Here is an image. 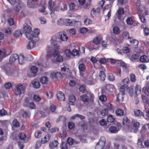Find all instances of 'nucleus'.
<instances>
[{
    "label": "nucleus",
    "mask_w": 149,
    "mask_h": 149,
    "mask_svg": "<svg viewBox=\"0 0 149 149\" xmlns=\"http://www.w3.org/2000/svg\"><path fill=\"white\" fill-rule=\"evenodd\" d=\"M117 13L118 15V18L119 19H120V17L119 16L122 15H123L124 13V11L123 8H120L117 10Z\"/></svg>",
    "instance_id": "a878e982"
},
{
    "label": "nucleus",
    "mask_w": 149,
    "mask_h": 149,
    "mask_svg": "<svg viewBox=\"0 0 149 149\" xmlns=\"http://www.w3.org/2000/svg\"><path fill=\"white\" fill-rule=\"evenodd\" d=\"M137 145L140 148H143L144 147L143 146L142 144V140L140 139L138 140Z\"/></svg>",
    "instance_id": "052dcab7"
},
{
    "label": "nucleus",
    "mask_w": 149,
    "mask_h": 149,
    "mask_svg": "<svg viewBox=\"0 0 149 149\" xmlns=\"http://www.w3.org/2000/svg\"><path fill=\"white\" fill-rule=\"evenodd\" d=\"M18 55L16 54H13L11 55L9 58V62L12 63L14 62L15 61L18 59Z\"/></svg>",
    "instance_id": "f8f14e48"
},
{
    "label": "nucleus",
    "mask_w": 149,
    "mask_h": 149,
    "mask_svg": "<svg viewBox=\"0 0 149 149\" xmlns=\"http://www.w3.org/2000/svg\"><path fill=\"white\" fill-rule=\"evenodd\" d=\"M27 6L29 8H33L35 7V4L31 0H28L27 3Z\"/></svg>",
    "instance_id": "7c9ffc66"
},
{
    "label": "nucleus",
    "mask_w": 149,
    "mask_h": 149,
    "mask_svg": "<svg viewBox=\"0 0 149 149\" xmlns=\"http://www.w3.org/2000/svg\"><path fill=\"white\" fill-rule=\"evenodd\" d=\"M130 79L132 82H134L136 81V78L135 75L132 74H130Z\"/></svg>",
    "instance_id": "3c124183"
},
{
    "label": "nucleus",
    "mask_w": 149,
    "mask_h": 149,
    "mask_svg": "<svg viewBox=\"0 0 149 149\" xmlns=\"http://www.w3.org/2000/svg\"><path fill=\"white\" fill-rule=\"evenodd\" d=\"M40 30L38 29H35L33 32L30 33V38H28V39L33 40L37 41L38 40V36L40 33Z\"/></svg>",
    "instance_id": "20e7f679"
},
{
    "label": "nucleus",
    "mask_w": 149,
    "mask_h": 149,
    "mask_svg": "<svg viewBox=\"0 0 149 149\" xmlns=\"http://www.w3.org/2000/svg\"><path fill=\"white\" fill-rule=\"evenodd\" d=\"M18 136L19 139L24 140L25 142H26L29 139V137H26V135L23 132L19 133Z\"/></svg>",
    "instance_id": "1a4fd4ad"
},
{
    "label": "nucleus",
    "mask_w": 149,
    "mask_h": 149,
    "mask_svg": "<svg viewBox=\"0 0 149 149\" xmlns=\"http://www.w3.org/2000/svg\"><path fill=\"white\" fill-rule=\"evenodd\" d=\"M13 125L16 127H18L19 126V123L16 119L14 120L13 122Z\"/></svg>",
    "instance_id": "69168bd1"
},
{
    "label": "nucleus",
    "mask_w": 149,
    "mask_h": 149,
    "mask_svg": "<svg viewBox=\"0 0 149 149\" xmlns=\"http://www.w3.org/2000/svg\"><path fill=\"white\" fill-rule=\"evenodd\" d=\"M101 40V38L100 37H96L94 38L93 42L95 44L98 45L100 42Z\"/></svg>",
    "instance_id": "79ce46f5"
},
{
    "label": "nucleus",
    "mask_w": 149,
    "mask_h": 149,
    "mask_svg": "<svg viewBox=\"0 0 149 149\" xmlns=\"http://www.w3.org/2000/svg\"><path fill=\"white\" fill-rule=\"evenodd\" d=\"M22 115L23 117L25 118H29L31 116V113L29 111H24Z\"/></svg>",
    "instance_id": "72a5a7b5"
},
{
    "label": "nucleus",
    "mask_w": 149,
    "mask_h": 149,
    "mask_svg": "<svg viewBox=\"0 0 149 149\" xmlns=\"http://www.w3.org/2000/svg\"><path fill=\"white\" fill-rule=\"evenodd\" d=\"M123 36L124 38L128 39L129 38V33L127 32H124L123 33Z\"/></svg>",
    "instance_id": "4d7b16f0"
},
{
    "label": "nucleus",
    "mask_w": 149,
    "mask_h": 149,
    "mask_svg": "<svg viewBox=\"0 0 149 149\" xmlns=\"http://www.w3.org/2000/svg\"><path fill=\"white\" fill-rule=\"evenodd\" d=\"M126 22L128 24L130 25H132L133 23L132 19L131 17L128 18L126 20Z\"/></svg>",
    "instance_id": "6e6d98bb"
},
{
    "label": "nucleus",
    "mask_w": 149,
    "mask_h": 149,
    "mask_svg": "<svg viewBox=\"0 0 149 149\" xmlns=\"http://www.w3.org/2000/svg\"><path fill=\"white\" fill-rule=\"evenodd\" d=\"M28 107H29L31 109H36V106L33 102H31L29 104Z\"/></svg>",
    "instance_id": "603ef678"
},
{
    "label": "nucleus",
    "mask_w": 149,
    "mask_h": 149,
    "mask_svg": "<svg viewBox=\"0 0 149 149\" xmlns=\"http://www.w3.org/2000/svg\"><path fill=\"white\" fill-rule=\"evenodd\" d=\"M16 89L15 90L16 95H19L22 93H24L25 89V86L21 84H17L16 86Z\"/></svg>",
    "instance_id": "7ed1b4c3"
},
{
    "label": "nucleus",
    "mask_w": 149,
    "mask_h": 149,
    "mask_svg": "<svg viewBox=\"0 0 149 149\" xmlns=\"http://www.w3.org/2000/svg\"><path fill=\"white\" fill-rule=\"evenodd\" d=\"M123 52L124 53H128L129 52L130 50L127 47H124L122 49Z\"/></svg>",
    "instance_id": "bf43d9fd"
},
{
    "label": "nucleus",
    "mask_w": 149,
    "mask_h": 149,
    "mask_svg": "<svg viewBox=\"0 0 149 149\" xmlns=\"http://www.w3.org/2000/svg\"><path fill=\"white\" fill-rule=\"evenodd\" d=\"M99 77L101 81H104L106 77V75L104 71H101L99 74Z\"/></svg>",
    "instance_id": "c85d7f7f"
},
{
    "label": "nucleus",
    "mask_w": 149,
    "mask_h": 149,
    "mask_svg": "<svg viewBox=\"0 0 149 149\" xmlns=\"http://www.w3.org/2000/svg\"><path fill=\"white\" fill-rule=\"evenodd\" d=\"M31 40L28 42L26 45V48L28 49H31L33 48L36 44L37 41L34 40L33 39Z\"/></svg>",
    "instance_id": "9d476101"
},
{
    "label": "nucleus",
    "mask_w": 149,
    "mask_h": 149,
    "mask_svg": "<svg viewBox=\"0 0 149 149\" xmlns=\"http://www.w3.org/2000/svg\"><path fill=\"white\" fill-rule=\"evenodd\" d=\"M7 55H6V51L5 50L2 51L0 50V61H1L3 58Z\"/></svg>",
    "instance_id": "cd10ccee"
},
{
    "label": "nucleus",
    "mask_w": 149,
    "mask_h": 149,
    "mask_svg": "<svg viewBox=\"0 0 149 149\" xmlns=\"http://www.w3.org/2000/svg\"><path fill=\"white\" fill-rule=\"evenodd\" d=\"M141 87L137 85L135 88V93H136V95L139 94L141 92Z\"/></svg>",
    "instance_id": "e433bc0d"
},
{
    "label": "nucleus",
    "mask_w": 149,
    "mask_h": 149,
    "mask_svg": "<svg viewBox=\"0 0 149 149\" xmlns=\"http://www.w3.org/2000/svg\"><path fill=\"white\" fill-rule=\"evenodd\" d=\"M79 89L80 91L82 93H84L86 90V86L85 85H82L80 86Z\"/></svg>",
    "instance_id": "0e129e2a"
},
{
    "label": "nucleus",
    "mask_w": 149,
    "mask_h": 149,
    "mask_svg": "<svg viewBox=\"0 0 149 149\" xmlns=\"http://www.w3.org/2000/svg\"><path fill=\"white\" fill-rule=\"evenodd\" d=\"M147 57L145 55L141 56L140 57V61L142 62H146Z\"/></svg>",
    "instance_id": "8fccbe9b"
},
{
    "label": "nucleus",
    "mask_w": 149,
    "mask_h": 149,
    "mask_svg": "<svg viewBox=\"0 0 149 149\" xmlns=\"http://www.w3.org/2000/svg\"><path fill=\"white\" fill-rule=\"evenodd\" d=\"M69 104L72 105H74V102L75 101L76 99L75 97L73 95H71L69 97Z\"/></svg>",
    "instance_id": "5701e85b"
},
{
    "label": "nucleus",
    "mask_w": 149,
    "mask_h": 149,
    "mask_svg": "<svg viewBox=\"0 0 149 149\" xmlns=\"http://www.w3.org/2000/svg\"><path fill=\"white\" fill-rule=\"evenodd\" d=\"M134 115L136 116H140L143 115V117H145L142 112L140 110H134Z\"/></svg>",
    "instance_id": "b1692460"
},
{
    "label": "nucleus",
    "mask_w": 149,
    "mask_h": 149,
    "mask_svg": "<svg viewBox=\"0 0 149 149\" xmlns=\"http://www.w3.org/2000/svg\"><path fill=\"white\" fill-rule=\"evenodd\" d=\"M105 143L106 141L104 137H101L98 143L96 145L95 149H104L103 147L105 146Z\"/></svg>",
    "instance_id": "39448f33"
},
{
    "label": "nucleus",
    "mask_w": 149,
    "mask_h": 149,
    "mask_svg": "<svg viewBox=\"0 0 149 149\" xmlns=\"http://www.w3.org/2000/svg\"><path fill=\"white\" fill-rule=\"evenodd\" d=\"M78 68L80 71H84L86 68V66L83 63H81L79 65Z\"/></svg>",
    "instance_id": "4c0bfd02"
},
{
    "label": "nucleus",
    "mask_w": 149,
    "mask_h": 149,
    "mask_svg": "<svg viewBox=\"0 0 149 149\" xmlns=\"http://www.w3.org/2000/svg\"><path fill=\"white\" fill-rule=\"evenodd\" d=\"M98 48V45L95 44L93 42L92 43H91L89 46V49L90 51L97 49Z\"/></svg>",
    "instance_id": "dca6fc26"
},
{
    "label": "nucleus",
    "mask_w": 149,
    "mask_h": 149,
    "mask_svg": "<svg viewBox=\"0 0 149 149\" xmlns=\"http://www.w3.org/2000/svg\"><path fill=\"white\" fill-rule=\"evenodd\" d=\"M113 30V33L115 34H118L120 33V31L118 27L115 26L114 27Z\"/></svg>",
    "instance_id": "a19ab883"
},
{
    "label": "nucleus",
    "mask_w": 149,
    "mask_h": 149,
    "mask_svg": "<svg viewBox=\"0 0 149 149\" xmlns=\"http://www.w3.org/2000/svg\"><path fill=\"white\" fill-rule=\"evenodd\" d=\"M12 5L15 6L14 9L17 12L19 11L21 8V1L19 0H7Z\"/></svg>",
    "instance_id": "f03ea898"
},
{
    "label": "nucleus",
    "mask_w": 149,
    "mask_h": 149,
    "mask_svg": "<svg viewBox=\"0 0 149 149\" xmlns=\"http://www.w3.org/2000/svg\"><path fill=\"white\" fill-rule=\"evenodd\" d=\"M67 9V7L66 5L63 3L60 6V10L62 11H65Z\"/></svg>",
    "instance_id": "49530a36"
},
{
    "label": "nucleus",
    "mask_w": 149,
    "mask_h": 149,
    "mask_svg": "<svg viewBox=\"0 0 149 149\" xmlns=\"http://www.w3.org/2000/svg\"><path fill=\"white\" fill-rule=\"evenodd\" d=\"M56 107L55 105L52 104L49 108V110L51 112H54L55 111Z\"/></svg>",
    "instance_id": "680f3d73"
},
{
    "label": "nucleus",
    "mask_w": 149,
    "mask_h": 149,
    "mask_svg": "<svg viewBox=\"0 0 149 149\" xmlns=\"http://www.w3.org/2000/svg\"><path fill=\"white\" fill-rule=\"evenodd\" d=\"M79 53V51L75 49H73L72 52V55L73 56H75L78 55Z\"/></svg>",
    "instance_id": "e2e57ef3"
},
{
    "label": "nucleus",
    "mask_w": 149,
    "mask_h": 149,
    "mask_svg": "<svg viewBox=\"0 0 149 149\" xmlns=\"http://www.w3.org/2000/svg\"><path fill=\"white\" fill-rule=\"evenodd\" d=\"M58 143L56 141H54L50 143L49 146L51 149H53L54 148H56L58 145Z\"/></svg>",
    "instance_id": "f3484780"
},
{
    "label": "nucleus",
    "mask_w": 149,
    "mask_h": 149,
    "mask_svg": "<svg viewBox=\"0 0 149 149\" xmlns=\"http://www.w3.org/2000/svg\"><path fill=\"white\" fill-rule=\"evenodd\" d=\"M68 39V36L64 33H58L55 35L52 36L51 41V43L54 44V47L56 48V49H59L58 46L56 45H54V44L58 40H60L63 41H66Z\"/></svg>",
    "instance_id": "f257e3e1"
},
{
    "label": "nucleus",
    "mask_w": 149,
    "mask_h": 149,
    "mask_svg": "<svg viewBox=\"0 0 149 149\" xmlns=\"http://www.w3.org/2000/svg\"><path fill=\"white\" fill-rule=\"evenodd\" d=\"M35 136L36 138L39 139L41 136V132L40 131H37L35 134Z\"/></svg>",
    "instance_id": "5fc2aeb1"
},
{
    "label": "nucleus",
    "mask_w": 149,
    "mask_h": 149,
    "mask_svg": "<svg viewBox=\"0 0 149 149\" xmlns=\"http://www.w3.org/2000/svg\"><path fill=\"white\" fill-rule=\"evenodd\" d=\"M115 118L111 115H110L108 116L107 118V121L108 122L112 123L114 121Z\"/></svg>",
    "instance_id": "f704fd0d"
},
{
    "label": "nucleus",
    "mask_w": 149,
    "mask_h": 149,
    "mask_svg": "<svg viewBox=\"0 0 149 149\" xmlns=\"http://www.w3.org/2000/svg\"><path fill=\"white\" fill-rule=\"evenodd\" d=\"M30 103V102L29 101V99L27 97H25L24 100L23 105L25 107H27L29 105Z\"/></svg>",
    "instance_id": "473e14b6"
},
{
    "label": "nucleus",
    "mask_w": 149,
    "mask_h": 149,
    "mask_svg": "<svg viewBox=\"0 0 149 149\" xmlns=\"http://www.w3.org/2000/svg\"><path fill=\"white\" fill-rule=\"evenodd\" d=\"M125 94L124 93L120 92L117 96V101L118 102L122 101L123 100V95Z\"/></svg>",
    "instance_id": "ddd939ff"
},
{
    "label": "nucleus",
    "mask_w": 149,
    "mask_h": 149,
    "mask_svg": "<svg viewBox=\"0 0 149 149\" xmlns=\"http://www.w3.org/2000/svg\"><path fill=\"white\" fill-rule=\"evenodd\" d=\"M140 124L139 123L137 122H134L133 123V127H135V130H136L137 129H138L139 127Z\"/></svg>",
    "instance_id": "a18cd8bd"
},
{
    "label": "nucleus",
    "mask_w": 149,
    "mask_h": 149,
    "mask_svg": "<svg viewBox=\"0 0 149 149\" xmlns=\"http://www.w3.org/2000/svg\"><path fill=\"white\" fill-rule=\"evenodd\" d=\"M34 101L35 102H39L41 99V98L38 95H34L33 97Z\"/></svg>",
    "instance_id": "de8ad7c7"
},
{
    "label": "nucleus",
    "mask_w": 149,
    "mask_h": 149,
    "mask_svg": "<svg viewBox=\"0 0 149 149\" xmlns=\"http://www.w3.org/2000/svg\"><path fill=\"white\" fill-rule=\"evenodd\" d=\"M45 7L44 6H42L41 8L39 10V11L43 15H46L47 14V13L45 10Z\"/></svg>",
    "instance_id": "37998d69"
},
{
    "label": "nucleus",
    "mask_w": 149,
    "mask_h": 149,
    "mask_svg": "<svg viewBox=\"0 0 149 149\" xmlns=\"http://www.w3.org/2000/svg\"><path fill=\"white\" fill-rule=\"evenodd\" d=\"M53 56L56 58V61L58 62H62L63 60V58L60 55V52L58 50L54 51L52 53Z\"/></svg>",
    "instance_id": "0eeeda50"
},
{
    "label": "nucleus",
    "mask_w": 149,
    "mask_h": 149,
    "mask_svg": "<svg viewBox=\"0 0 149 149\" xmlns=\"http://www.w3.org/2000/svg\"><path fill=\"white\" fill-rule=\"evenodd\" d=\"M74 123L72 122H69L68 123V127L69 129H72L74 127Z\"/></svg>",
    "instance_id": "774afa93"
},
{
    "label": "nucleus",
    "mask_w": 149,
    "mask_h": 149,
    "mask_svg": "<svg viewBox=\"0 0 149 149\" xmlns=\"http://www.w3.org/2000/svg\"><path fill=\"white\" fill-rule=\"evenodd\" d=\"M49 4V10L51 11L52 13H54L55 12V10L54 9V3L53 2V3H48Z\"/></svg>",
    "instance_id": "c9c22d12"
},
{
    "label": "nucleus",
    "mask_w": 149,
    "mask_h": 149,
    "mask_svg": "<svg viewBox=\"0 0 149 149\" xmlns=\"http://www.w3.org/2000/svg\"><path fill=\"white\" fill-rule=\"evenodd\" d=\"M31 72L34 74L36 73L38 70V68L36 66H32L31 69Z\"/></svg>",
    "instance_id": "c03bdc74"
},
{
    "label": "nucleus",
    "mask_w": 149,
    "mask_h": 149,
    "mask_svg": "<svg viewBox=\"0 0 149 149\" xmlns=\"http://www.w3.org/2000/svg\"><path fill=\"white\" fill-rule=\"evenodd\" d=\"M107 77L110 81H113L115 79L114 76L111 73L108 74Z\"/></svg>",
    "instance_id": "ea45409f"
},
{
    "label": "nucleus",
    "mask_w": 149,
    "mask_h": 149,
    "mask_svg": "<svg viewBox=\"0 0 149 149\" xmlns=\"http://www.w3.org/2000/svg\"><path fill=\"white\" fill-rule=\"evenodd\" d=\"M23 29L26 38L28 39L30 38V33L32 31L31 27L29 26L26 24L24 26Z\"/></svg>",
    "instance_id": "423d86ee"
},
{
    "label": "nucleus",
    "mask_w": 149,
    "mask_h": 149,
    "mask_svg": "<svg viewBox=\"0 0 149 149\" xmlns=\"http://www.w3.org/2000/svg\"><path fill=\"white\" fill-rule=\"evenodd\" d=\"M115 113L117 116H121L123 115L124 111L122 109H118L116 110Z\"/></svg>",
    "instance_id": "c756f323"
},
{
    "label": "nucleus",
    "mask_w": 149,
    "mask_h": 149,
    "mask_svg": "<svg viewBox=\"0 0 149 149\" xmlns=\"http://www.w3.org/2000/svg\"><path fill=\"white\" fill-rule=\"evenodd\" d=\"M61 148V149H67L68 148V144L65 142L62 143Z\"/></svg>",
    "instance_id": "338daca9"
},
{
    "label": "nucleus",
    "mask_w": 149,
    "mask_h": 149,
    "mask_svg": "<svg viewBox=\"0 0 149 149\" xmlns=\"http://www.w3.org/2000/svg\"><path fill=\"white\" fill-rule=\"evenodd\" d=\"M79 80L76 78H74L71 80L69 83V85L71 86H74L76 84L79 83Z\"/></svg>",
    "instance_id": "6ab92c4d"
},
{
    "label": "nucleus",
    "mask_w": 149,
    "mask_h": 149,
    "mask_svg": "<svg viewBox=\"0 0 149 149\" xmlns=\"http://www.w3.org/2000/svg\"><path fill=\"white\" fill-rule=\"evenodd\" d=\"M22 31L20 30H17L14 32L13 35L16 37L19 38L22 36Z\"/></svg>",
    "instance_id": "393cba45"
},
{
    "label": "nucleus",
    "mask_w": 149,
    "mask_h": 149,
    "mask_svg": "<svg viewBox=\"0 0 149 149\" xmlns=\"http://www.w3.org/2000/svg\"><path fill=\"white\" fill-rule=\"evenodd\" d=\"M123 125H126L127 126V127H128V126L129 125V126L131 124V123H130V120L126 117H124L123 118Z\"/></svg>",
    "instance_id": "a211bd4d"
},
{
    "label": "nucleus",
    "mask_w": 149,
    "mask_h": 149,
    "mask_svg": "<svg viewBox=\"0 0 149 149\" xmlns=\"http://www.w3.org/2000/svg\"><path fill=\"white\" fill-rule=\"evenodd\" d=\"M108 113L107 110L106 109H102L101 111V115L103 116H105L107 115Z\"/></svg>",
    "instance_id": "864d4df0"
},
{
    "label": "nucleus",
    "mask_w": 149,
    "mask_h": 149,
    "mask_svg": "<svg viewBox=\"0 0 149 149\" xmlns=\"http://www.w3.org/2000/svg\"><path fill=\"white\" fill-rule=\"evenodd\" d=\"M64 22L67 26H77L78 25L77 23L78 21H72L69 19H66L65 20Z\"/></svg>",
    "instance_id": "6e6552de"
},
{
    "label": "nucleus",
    "mask_w": 149,
    "mask_h": 149,
    "mask_svg": "<svg viewBox=\"0 0 149 149\" xmlns=\"http://www.w3.org/2000/svg\"><path fill=\"white\" fill-rule=\"evenodd\" d=\"M50 137V135L49 134H47L43 139H42L41 140V143H46L49 140Z\"/></svg>",
    "instance_id": "aec40b11"
},
{
    "label": "nucleus",
    "mask_w": 149,
    "mask_h": 149,
    "mask_svg": "<svg viewBox=\"0 0 149 149\" xmlns=\"http://www.w3.org/2000/svg\"><path fill=\"white\" fill-rule=\"evenodd\" d=\"M127 129L129 132H132L135 133H136L139 131V129H137L136 130H135V127H133V126H131L130 125L129 126V125L128 126Z\"/></svg>",
    "instance_id": "412c9836"
},
{
    "label": "nucleus",
    "mask_w": 149,
    "mask_h": 149,
    "mask_svg": "<svg viewBox=\"0 0 149 149\" xmlns=\"http://www.w3.org/2000/svg\"><path fill=\"white\" fill-rule=\"evenodd\" d=\"M139 57V56L137 54H134L132 56L130 60L132 61H134L137 59Z\"/></svg>",
    "instance_id": "09e8293b"
},
{
    "label": "nucleus",
    "mask_w": 149,
    "mask_h": 149,
    "mask_svg": "<svg viewBox=\"0 0 149 149\" xmlns=\"http://www.w3.org/2000/svg\"><path fill=\"white\" fill-rule=\"evenodd\" d=\"M81 100L84 102H88L89 99L88 96L86 94H83L81 96Z\"/></svg>",
    "instance_id": "2eb2a0df"
},
{
    "label": "nucleus",
    "mask_w": 149,
    "mask_h": 149,
    "mask_svg": "<svg viewBox=\"0 0 149 149\" xmlns=\"http://www.w3.org/2000/svg\"><path fill=\"white\" fill-rule=\"evenodd\" d=\"M109 131L111 133H116L118 132V130L116 127L112 126L109 127Z\"/></svg>",
    "instance_id": "bb28decb"
},
{
    "label": "nucleus",
    "mask_w": 149,
    "mask_h": 149,
    "mask_svg": "<svg viewBox=\"0 0 149 149\" xmlns=\"http://www.w3.org/2000/svg\"><path fill=\"white\" fill-rule=\"evenodd\" d=\"M127 87L128 86L126 84H124L120 88V92L121 93H124L125 89L127 88Z\"/></svg>",
    "instance_id": "58836bf2"
},
{
    "label": "nucleus",
    "mask_w": 149,
    "mask_h": 149,
    "mask_svg": "<svg viewBox=\"0 0 149 149\" xmlns=\"http://www.w3.org/2000/svg\"><path fill=\"white\" fill-rule=\"evenodd\" d=\"M40 81L41 83L43 84H47L48 82V77L45 76H43L41 78Z\"/></svg>",
    "instance_id": "4be33fe9"
},
{
    "label": "nucleus",
    "mask_w": 149,
    "mask_h": 149,
    "mask_svg": "<svg viewBox=\"0 0 149 149\" xmlns=\"http://www.w3.org/2000/svg\"><path fill=\"white\" fill-rule=\"evenodd\" d=\"M19 63L20 65L24 64L25 62L24 57L22 55H20L18 58Z\"/></svg>",
    "instance_id": "4468645a"
},
{
    "label": "nucleus",
    "mask_w": 149,
    "mask_h": 149,
    "mask_svg": "<svg viewBox=\"0 0 149 149\" xmlns=\"http://www.w3.org/2000/svg\"><path fill=\"white\" fill-rule=\"evenodd\" d=\"M57 97L58 99L61 101H64L65 98L64 94L61 91L57 93Z\"/></svg>",
    "instance_id": "9b49d317"
},
{
    "label": "nucleus",
    "mask_w": 149,
    "mask_h": 149,
    "mask_svg": "<svg viewBox=\"0 0 149 149\" xmlns=\"http://www.w3.org/2000/svg\"><path fill=\"white\" fill-rule=\"evenodd\" d=\"M32 84L34 88H38L40 87V82L38 81L34 80L32 82Z\"/></svg>",
    "instance_id": "2f4dec72"
},
{
    "label": "nucleus",
    "mask_w": 149,
    "mask_h": 149,
    "mask_svg": "<svg viewBox=\"0 0 149 149\" xmlns=\"http://www.w3.org/2000/svg\"><path fill=\"white\" fill-rule=\"evenodd\" d=\"M65 119L64 116H59L58 118L56 120V122L57 123L58 122L60 121H65Z\"/></svg>",
    "instance_id": "13d9d810"
}]
</instances>
